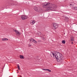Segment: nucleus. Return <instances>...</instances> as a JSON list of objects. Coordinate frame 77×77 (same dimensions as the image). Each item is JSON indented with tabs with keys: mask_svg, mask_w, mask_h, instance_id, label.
Masks as SVG:
<instances>
[{
	"mask_svg": "<svg viewBox=\"0 0 77 77\" xmlns=\"http://www.w3.org/2000/svg\"><path fill=\"white\" fill-rule=\"evenodd\" d=\"M50 56L51 57H52V56L54 57L55 56L56 59H58V60H62L63 57V56H62V54L57 51L55 52L54 53H51Z\"/></svg>",
	"mask_w": 77,
	"mask_h": 77,
	"instance_id": "nucleus-1",
	"label": "nucleus"
},
{
	"mask_svg": "<svg viewBox=\"0 0 77 77\" xmlns=\"http://www.w3.org/2000/svg\"><path fill=\"white\" fill-rule=\"evenodd\" d=\"M53 5H51L50 6H48L46 8V10H52V11H54L55 8L53 7Z\"/></svg>",
	"mask_w": 77,
	"mask_h": 77,
	"instance_id": "nucleus-2",
	"label": "nucleus"
},
{
	"mask_svg": "<svg viewBox=\"0 0 77 77\" xmlns=\"http://www.w3.org/2000/svg\"><path fill=\"white\" fill-rule=\"evenodd\" d=\"M34 9L35 11L38 12H41V9L39 7L35 6L34 8Z\"/></svg>",
	"mask_w": 77,
	"mask_h": 77,
	"instance_id": "nucleus-3",
	"label": "nucleus"
},
{
	"mask_svg": "<svg viewBox=\"0 0 77 77\" xmlns=\"http://www.w3.org/2000/svg\"><path fill=\"white\" fill-rule=\"evenodd\" d=\"M52 26L55 29L58 28V27H59V25L56 23H53L52 24Z\"/></svg>",
	"mask_w": 77,
	"mask_h": 77,
	"instance_id": "nucleus-4",
	"label": "nucleus"
},
{
	"mask_svg": "<svg viewBox=\"0 0 77 77\" xmlns=\"http://www.w3.org/2000/svg\"><path fill=\"white\" fill-rule=\"evenodd\" d=\"M21 18L22 20H24L28 18V17L26 15H22L21 16Z\"/></svg>",
	"mask_w": 77,
	"mask_h": 77,
	"instance_id": "nucleus-5",
	"label": "nucleus"
},
{
	"mask_svg": "<svg viewBox=\"0 0 77 77\" xmlns=\"http://www.w3.org/2000/svg\"><path fill=\"white\" fill-rule=\"evenodd\" d=\"M49 5H50V3L45 2L43 3V6H49Z\"/></svg>",
	"mask_w": 77,
	"mask_h": 77,
	"instance_id": "nucleus-6",
	"label": "nucleus"
},
{
	"mask_svg": "<svg viewBox=\"0 0 77 77\" xmlns=\"http://www.w3.org/2000/svg\"><path fill=\"white\" fill-rule=\"evenodd\" d=\"M41 38H42V39L44 40V41H45V35H42L41 36Z\"/></svg>",
	"mask_w": 77,
	"mask_h": 77,
	"instance_id": "nucleus-7",
	"label": "nucleus"
},
{
	"mask_svg": "<svg viewBox=\"0 0 77 77\" xmlns=\"http://www.w3.org/2000/svg\"><path fill=\"white\" fill-rule=\"evenodd\" d=\"M15 32H16V33L18 34V35H21V33L19 32V31H18L17 30H15Z\"/></svg>",
	"mask_w": 77,
	"mask_h": 77,
	"instance_id": "nucleus-8",
	"label": "nucleus"
},
{
	"mask_svg": "<svg viewBox=\"0 0 77 77\" xmlns=\"http://www.w3.org/2000/svg\"><path fill=\"white\" fill-rule=\"evenodd\" d=\"M64 17L65 18V20L66 22H68V18L65 16Z\"/></svg>",
	"mask_w": 77,
	"mask_h": 77,
	"instance_id": "nucleus-9",
	"label": "nucleus"
},
{
	"mask_svg": "<svg viewBox=\"0 0 77 77\" xmlns=\"http://www.w3.org/2000/svg\"><path fill=\"white\" fill-rule=\"evenodd\" d=\"M75 4L74 2H71L70 3V6H74V5Z\"/></svg>",
	"mask_w": 77,
	"mask_h": 77,
	"instance_id": "nucleus-10",
	"label": "nucleus"
},
{
	"mask_svg": "<svg viewBox=\"0 0 77 77\" xmlns=\"http://www.w3.org/2000/svg\"><path fill=\"white\" fill-rule=\"evenodd\" d=\"M35 20H33L30 23V24L31 25H33V24H35Z\"/></svg>",
	"mask_w": 77,
	"mask_h": 77,
	"instance_id": "nucleus-11",
	"label": "nucleus"
},
{
	"mask_svg": "<svg viewBox=\"0 0 77 77\" xmlns=\"http://www.w3.org/2000/svg\"><path fill=\"white\" fill-rule=\"evenodd\" d=\"M37 34L38 36H39V35H41V32H40L39 31H38L37 32Z\"/></svg>",
	"mask_w": 77,
	"mask_h": 77,
	"instance_id": "nucleus-12",
	"label": "nucleus"
},
{
	"mask_svg": "<svg viewBox=\"0 0 77 77\" xmlns=\"http://www.w3.org/2000/svg\"><path fill=\"white\" fill-rule=\"evenodd\" d=\"M2 40L3 41H8V39L7 38H2Z\"/></svg>",
	"mask_w": 77,
	"mask_h": 77,
	"instance_id": "nucleus-13",
	"label": "nucleus"
},
{
	"mask_svg": "<svg viewBox=\"0 0 77 77\" xmlns=\"http://www.w3.org/2000/svg\"><path fill=\"white\" fill-rule=\"evenodd\" d=\"M20 59H24V56L23 55H20Z\"/></svg>",
	"mask_w": 77,
	"mask_h": 77,
	"instance_id": "nucleus-14",
	"label": "nucleus"
},
{
	"mask_svg": "<svg viewBox=\"0 0 77 77\" xmlns=\"http://www.w3.org/2000/svg\"><path fill=\"white\" fill-rule=\"evenodd\" d=\"M30 42H33L34 39H33V38H31L30 39Z\"/></svg>",
	"mask_w": 77,
	"mask_h": 77,
	"instance_id": "nucleus-15",
	"label": "nucleus"
},
{
	"mask_svg": "<svg viewBox=\"0 0 77 77\" xmlns=\"http://www.w3.org/2000/svg\"><path fill=\"white\" fill-rule=\"evenodd\" d=\"M65 40H63L62 41V42L63 43V44H65Z\"/></svg>",
	"mask_w": 77,
	"mask_h": 77,
	"instance_id": "nucleus-16",
	"label": "nucleus"
},
{
	"mask_svg": "<svg viewBox=\"0 0 77 77\" xmlns=\"http://www.w3.org/2000/svg\"><path fill=\"white\" fill-rule=\"evenodd\" d=\"M33 42H34L35 44H37V42H36V41L35 40H34V41H33Z\"/></svg>",
	"mask_w": 77,
	"mask_h": 77,
	"instance_id": "nucleus-17",
	"label": "nucleus"
},
{
	"mask_svg": "<svg viewBox=\"0 0 77 77\" xmlns=\"http://www.w3.org/2000/svg\"><path fill=\"white\" fill-rule=\"evenodd\" d=\"M17 67L19 70H20V66L18 64L17 65Z\"/></svg>",
	"mask_w": 77,
	"mask_h": 77,
	"instance_id": "nucleus-18",
	"label": "nucleus"
},
{
	"mask_svg": "<svg viewBox=\"0 0 77 77\" xmlns=\"http://www.w3.org/2000/svg\"><path fill=\"white\" fill-rule=\"evenodd\" d=\"M46 71H48L49 72H51V70H50L48 69H47Z\"/></svg>",
	"mask_w": 77,
	"mask_h": 77,
	"instance_id": "nucleus-19",
	"label": "nucleus"
},
{
	"mask_svg": "<svg viewBox=\"0 0 77 77\" xmlns=\"http://www.w3.org/2000/svg\"><path fill=\"white\" fill-rule=\"evenodd\" d=\"M74 10H75V11H77V7H76L74 8Z\"/></svg>",
	"mask_w": 77,
	"mask_h": 77,
	"instance_id": "nucleus-20",
	"label": "nucleus"
},
{
	"mask_svg": "<svg viewBox=\"0 0 77 77\" xmlns=\"http://www.w3.org/2000/svg\"><path fill=\"white\" fill-rule=\"evenodd\" d=\"M71 41H74V38H72L71 39Z\"/></svg>",
	"mask_w": 77,
	"mask_h": 77,
	"instance_id": "nucleus-21",
	"label": "nucleus"
},
{
	"mask_svg": "<svg viewBox=\"0 0 77 77\" xmlns=\"http://www.w3.org/2000/svg\"><path fill=\"white\" fill-rule=\"evenodd\" d=\"M42 70H45V71H47V69H42Z\"/></svg>",
	"mask_w": 77,
	"mask_h": 77,
	"instance_id": "nucleus-22",
	"label": "nucleus"
},
{
	"mask_svg": "<svg viewBox=\"0 0 77 77\" xmlns=\"http://www.w3.org/2000/svg\"><path fill=\"white\" fill-rule=\"evenodd\" d=\"M38 42H41V40H38Z\"/></svg>",
	"mask_w": 77,
	"mask_h": 77,
	"instance_id": "nucleus-23",
	"label": "nucleus"
},
{
	"mask_svg": "<svg viewBox=\"0 0 77 77\" xmlns=\"http://www.w3.org/2000/svg\"><path fill=\"white\" fill-rule=\"evenodd\" d=\"M29 46L30 47V46H31V45H30L29 44Z\"/></svg>",
	"mask_w": 77,
	"mask_h": 77,
	"instance_id": "nucleus-24",
	"label": "nucleus"
},
{
	"mask_svg": "<svg viewBox=\"0 0 77 77\" xmlns=\"http://www.w3.org/2000/svg\"><path fill=\"white\" fill-rule=\"evenodd\" d=\"M72 44H73V42H72Z\"/></svg>",
	"mask_w": 77,
	"mask_h": 77,
	"instance_id": "nucleus-25",
	"label": "nucleus"
},
{
	"mask_svg": "<svg viewBox=\"0 0 77 77\" xmlns=\"http://www.w3.org/2000/svg\"><path fill=\"white\" fill-rule=\"evenodd\" d=\"M20 77H22V76H20Z\"/></svg>",
	"mask_w": 77,
	"mask_h": 77,
	"instance_id": "nucleus-26",
	"label": "nucleus"
},
{
	"mask_svg": "<svg viewBox=\"0 0 77 77\" xmlns=\"http://www.w3.org/2000/svg\"><path fill=\"white\" fill-rule=\"evenodd\" d=\"M17 71H18V70H17Z\"/></svg>",
	"mask_w": 77,
	"mask_h": 77,
	"instance_id": "nucleus-27",
	"label": "nucleus"
}]
</instances>
